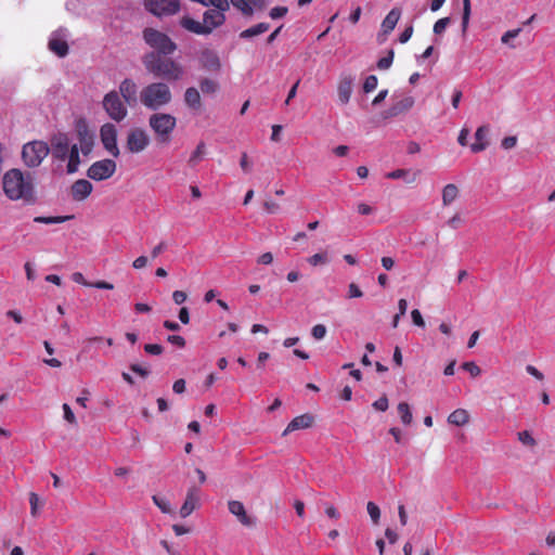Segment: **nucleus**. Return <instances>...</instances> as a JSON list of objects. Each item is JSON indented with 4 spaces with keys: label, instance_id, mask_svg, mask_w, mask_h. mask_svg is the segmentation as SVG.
Masks as SVG:
<instances>
[{
    "label": "nucleus",
    "instance_id": "864d4df0",
    "mask_svg": "<svg viewBox=\"0 0 555 555\" xmlns=\"http://www.w3.org/2000/svg\"><path fill=\"white\" fill-rule=\"evenodd\" d=\"M144 351L149 354L159 356L163 353L164 348L162 345L158 344H146L144 346Z\"/></svg>",
    "mask_w": 555,
    "mask_h": 555
},
{
    "label": "nucleus",
    "instance_id": "b1692460",
    "mask_svg": "<svg viewBox=\"0 0 555 555\" xmlns=\"http://www.w3.org/2000/svg\"><path fill=\"white\" fill-rule=\"evenodd\" d=\"M179 24L185 30L195 35H209L208 27H204L203 23L195 21L194 18L185 15L179 21Z\"/></svg>",
    "mask_w": 555,
    "mask_h": 555
},
{
    "label": "nucleus",
    "instance_id": "473e14b6",
    "mask_svg": "<svg viewBox=\"0 0 555 555\" xmlns=\"http://www.w3.org/2000/svg\"><path fill=\"white\" fill-rule=\"evenodd\" d=\"M206 154V145L204 142H199L189 158V165L191 167H195L205 156Z\"/></svg>",
    "mask_w": 555,
    "mask_h": 555
},
{
    "label": "nucleus",
    "instance_id": "338daca9",
    "mask_svg": "<svg viewBox=\"0 0 555 555\" xmlns=\"http://www.w3.org/2000/svg\"><path fill=\"white\" fill-rule=\"evenodd\" d=\"M408 175V170L405 169H396L386 175L388 179H401Z\"/></svg>",
    "mask_w": 555,
    "mask_h": 555
},
{
    "label": "nucleus",
    "instance_id": "c85d7f7f",
    "mask_svg": "<svg viewBox=\"0 0 555 555\" xmlns=\"http://www.w3.org/2000/svg\"><path fill=\"white\" fill-rule=\"evenodd\" d=\"M269 28H270V24L259 23V24H256V25L241 31L240 38L241 39H249V38L264 34L266 31L269 30Z\"/></svg>",
    "mask_w": 555,
    "mask_h": 555
},
{
    "label": "nucleus",
    "instance_id": "79ce46f5",
    "mask_svg": "<svg viewBox=\"0 0 555 555\" xmlns=\"http://www.w3.org/2000/svg\"><path fill=\"white\" fill-rule=\"evenodd\" d=\"M377 83H378V79L375 75L367 76L363 83V91L365 93H370V92L374 91L377 87Z\"/></svg>",
    "mask_w": 555,
    "mask_h": 555
},
{
    "label": "nucleus",
    "instance_id": "ddd939ff",
    "mask_svg": "<svg viewBox=\"0 0 555 555\" xmlns=\"http://www.w3.org/2000/svg\"><path fill=\"white\" fill-rule=\"evenodd\" d=\"M117 92L128 106L134 107L138 105V86L132 79L125 78L121 80Z\"/></svg>",
    "mask_w": 555,
    "mask_h": 555
},
{
    "label": "nucleus",
    "instance_id": "a211bd4d",
    "mask_svg": "<svg viewBox=\"0 0 555 555\" xmlns=\"http://www.w3.org/2000/svg\"><path fill=\"white\" fill-rule=\"evenodd\" d=\"M93 185L86 179L75 181L70 186L72 198L76 202H82L92 193Z\"/></svg>",
    "mask_w": 555,
    "mask_h": 555
},
{
    "label": "nucleus",
    "instance_id": "bb28decb",
    "mask_svg": "<svg viewBox=\"0 0 555 555\" xmlns=\"http://www.w3.org/2000/svg\"><path fill=\"white\" fill-rule=\"evenodd\" d=\"M184 103L185 105L193 109L199 111L202 107V99L199 91L195 87H190L184 92Z\"/></svg>",
    "mask_w": 555,
    "mask_h": 555
},
{
    "label": "nucleus",
    "instance_id": "aec40b11",
    "mask_svg": "<svg viewBox=\"0 0 555 555\" xmlns=\"http://www.w3.org/2000/svg\"><path fill=\"white\" fill-rule=\"evenodd\" d=\"M48 47L50 51L56 54L59 57H64L68 53V44L65 39V35L61 31H55L49 39Z\"/></svg>",
    "mask_w": 555,
    "mask_h": 555
},
{
    "label": "nucleus",
    "instance_id": "9d476101",
    "mask_svg": "<svg viewBox=\"0 0 555 555\" xmlns=\"http://www.w3.org/2000/svg\"><path fill=\"white\" fill-rule=\"evenodd\" d=\"M116 171V163L113 159H102L93 163L87 170V176L94 181L109 179Z\"/></svg>",
    "mask_w": 555,
    "mask_h": 555
},
{
    "label": "nucleus",
    "instance_id": "39448f33",
    "mask_svg": "<svg viewBox=\"0 0 555 555\" xmlns=\"http://www.w3.org/2000/svg\"><path fill=\"white\" fill-rule=\"evenodd\" d=\"M144 42L152 49L151 52L160 55H171L177 50V43L165 33L146 27L142 31Z\"/></svg>",
    "mask_w": 555,
    "mask_h": 555
},
{
    "label": "nucleus",
    "instance_id": "7ed1b4c3",
    "mask_svg": "<svg viewBox=\"0 0 555 555\" xmlns=\"http://www.w3.org/2000/svg\"><path fill=\"white\" fill-rule=\"evenodd\" d=\"M171 100V90L164 81L149 83L140 92V102L151 111H157L168 105Z\"/></svg>",
    "mask_w": 555,
    "mask_h": 555
},
{
    "label": "nucleus",
    "instance_id": "f257e3e1",
    "mask_svg": "<svg viewBox=\"0 0 555 555\" xmlns=\"http://www.w3.org/2000/svg\"><path fill=\"white\" fill-rule=\"evenodd\" d=\"M5 196L11 201H22L26 205H34L37 195L31 173H24L21 169L8 170L2 179Z\"/></svg>",
    "mask_w": 555,
    "mask_h": 555
},
{
    "label": "nucleus",
    "instance_id": "58836bf2",
    "mask_svg": "<svg viewBox=\"0 0 555 555\" xmlns=\"http://www.w3.org/2000/svg\"><path fill=\"white\" fill-rule=\"evenodd\" d=\"M470 16V1L463 0V16H462V29L466 31Z\"/></svg>",
    "mask_w": 555,
    "mask_h": 555
},
{
    "label": "nucleus",
    "instance_id": "69168bd1",
    "mask_svg": "<svg viewBox=\"0 0 555 555\" xmlns=\"http://www.w3.org/2000/svg\"><path fill=\"white\" fill-rule=\"evenodd\" d=\"M173 392L180 395L185 391V380L183 378L177 379L172 385Z\"/></svg>",
    "mask_w": 555,
    "mask_h": 555
},
{
    "label": "nucleus",
    "instance_id": "052dcab7",
    "mask_svg": "<svg viewBox=\"0 0 555 555\" xmlns=\"http://www.w3.org/2000/svg\"><path fill=\"white\" fill-rule=\"evenodd\" d=\"M188 298V295L183 291H175L172 293V300L176 305H182Z\"/></svg>",
    "mask_w": 555,
    "mask_h": 555
},
{
    "label": "nucleus",
    "instance_id": "0eeeda50",
    "mask_svg": "<svg viewBox=\"0 0 555 555\" xmlns=\"http://www.w3.org/2000/svg\"><path fill=\"white\" fill-rule=\"evenodd\" d=\"M102 105L108 117L116 122L122 121L128 115V104L125 103L115 90L104 95Z\"/></svg>",
    "mask_w": 555,
    "mask_h": 555
},
{
    "label": "nucleus",
    "instance_id": "dca6fc26",
    "mask_svg": "<svg viewBox=\"0 0 555 555\" xmlns=\"http://www.w3.org/2000/svg\"><path fill=\"white\" fill-rule=\"evenodd\" d=\"M354 78L351 75H340L337 85L338 101L341 105H346L351 98Z\"/></svg>",
    "mask_w": 555,
    "mask_h": 555
},
{
    "label": "nucleus",
    "instance_id": "ea45409f",
    "mask_svg": "<svg viewBox=\"0 0 555 555\" xmlns=\"http://www.w3.org/2000/svg\"><path fill=\"white\" fill-rule=\"evenodd\" d=\"M307 260L311 266L315 267L319 264L327 263L328 257H327L326 253H318V254H314L311 257H309Z\"/></svg>",
    "mask_w": 555,
    "mask_h": 555
},
{
    "label": "nucleus",
    "instance_id": "a878e982",
    "mask_svg": "<svg viewBox=\"0 0 555 555\" xmlns=\"http://www.w3.org/2000/svg\"><path fill=\"white\" fill-rule=\"evenodd\" d=\"M489 133L488 126H480L475 132V142L470 145V150L474 153L482 152L489 145L487 140Z\"/></svg>",
    "mask_w": 555,
    "mask_h": 555
},
{
    "label": "nucleus",
    "instance_id": "6e6552de",
    "mask_svg": "<svg viewBox=\"0 0 555 555\" xmlns=\"http://www.w3.org/2000/svg\"><path fill=\"white\" fill-rule=\"evenodd\" d=\"M151 138L145 129L134 127L129 130L126 140V147L132 154H139L147 149Z\"/></svg>",
    "mask_w": 555,
    "mask_h": 555
},
{
    "label": "nucleus",
    "instance_id": "0e129e2a",
    "mask_svg": "<svg viewBox=\"0 0 555 555\" xmlns=\"http://www.w3.org/2000/svg\"><path fill=\"white\" fill-rule=\"evenodd\" d=\"M517 144V138L514 135L505 137L502 140V147L505 150L513 149Z\"/></svg>",
    "mask_w": 555,
    "mask_h": 555
},
{
    "label": "nucleus",
    "instance_id": "3c124183",
    "mask_svg": "<svg viewBox=\"0 0 555 555\" xmlns=\"http://www.w3.org/2000/svg\"><path fill=\"white\" fill-rule=\"evenodd\" d=\"M62 409H63V412H64V418L69 424L77 425L76 416H75L74 412L72 411L70 406L67 403H64Z\"/></svg>",
    "mask_w": 555,
    "mask_h": 555
},
{
    "label": "nucleus",
    "instance_id": "f704fd0d",
    "mask_svg": "<svg viewBox=\"0 0 555 555\" xmlns=\"http://www.w3.org/2000/svg\"><path fill=\"white\" fill-rule=\"evenodd\" d=\"M73 216H56V217H35L34 221L37 223H44V224H55V223H63L67 220L73 219Z\"/></svg>",
    "mask_w": 555,
    "mask_h": 555
},
{
    "label": "nucleus",
    "instance_id": "4468645a",
    "mask_svg": "<svg viewBox=\"0 0 555 555\" xmlns=\"http://www.w3.org/2000/svg\"><path fill=\"white\" fill-rule=\"evenodd\" d=\"M77 137L79 141V150L83 155H89L94 145V134L89 130L85 122L78 124Z\"/></svg>",
    "mask_w": 555,
    "mask_h": 555
},
{
    "label": "nucleus",
    "instance_id": "774afa93",
    "mask_svg": "<svg viewBox=\"0 0 555 555\" xmlns=\"http://www.w3.org/2000/svg\"><path fill=\"white\" fill-rule=\"evenodd\" d=\"M413 35V26H409L406 27L400 35L399 37V41L401 43H405L410 40V38L412 37Z\"/></svg>",
    "mask_w": 555,
    "mask_h": 555
},
{
    "label": "nucleus",
    "instance_id": "5701e85b",
    "mask_svg": "<svg viewBox=\"0 0 555 555\" xmlns=\"http://www.w3.org/2000/svg\"><path fill=\"white\" fill-rule=\"evenodd\" d=\"M313 421H314L313 416L308 413L296 416L288 423V425L282 433V436H286L289 433H293L295 430L309 428L312 426Z\"/></svg>",
    "mask_w": 555,
    "mask_h": 555
},
{
    "label": "nucleus",
    "instance_id": "a19ab883",
    "mask_svg": "<svg viewBox=\"0 0 555 555\" xmlns=\"http://www.w3.org/2000/svg\"><path fill=\"white\" fill-rule=\"evenodd\" d=\"M393 56H395L393 50H389L387 55L379 59V61L377 62V68L382 69V70L388 69L392 64Z\"/></svg>",
    "mask_w": 555,
    "mask_h": 555
},
{
    "label": "nucleus",
    "instance_id": "a18cd8bd",
    "mask_svg": "<svg viewBox=\"0 0 555 555\" xmlns=\"http://www.w3.org/2000/svg\"><path fill=\"white\" fill-rule=\"evenodd\" d=\"M263 209L267 214H278L281 210L280 204L272 201L267 199L263 202Z\"/></svg>",
    "mask_w": 555,
    "mask_h": 555
},
{
    "label": "nucleus",
    "instance_id": "2f4dec72",
    "mask_svg": "<svg viewBox=\"0 0 555 555\" xmlns=\"http://www.w3.org/2000/svg\"><path fill=\"white\" fill-rule=\"evenodd\" d=\"M398 414L401 418V422L404 425H410L413 420V415L410 409V405L406 402H400L397 406Z\"/></svg>",
    "mask_w": 555,
    "mask_h": 555
},
{
    "label": "nucleus",
    "instance_id": "f3484780",
    "mask_svg": "<svg viewBox=\"0 0 555 555\" xmlns=\"http://www.w3.org/2000/svg\"><path fill=\"white\" fill-rule=\"evenodd\" d=\"M225 11H221L219 9H209L203 15V25L204 27H208L209 34L212 33L214 29L220 27L225 22Z\"/></svg>",
    "mask_w": 555,
    "mask_h": 555
},
{
    "label": "nucleus",
    "instance_id": "423d86ee",
    "mask_svg": "<svg viewBox=\"0 0 555 555\" xmlns=\"http://www.w3.org/2000/svg\"><path fill=\"white\" fill-rule=\"evenodd\" d=\"M49 153L50 146L47 142L35 140L23 145L22 159L26 167L37 168Z\"/></svg>",
    "mask_w": 555,
    "mask_h": 555
},
{
    "label": "nucleus",
    "instance_id": "8fccbe9b",
    "mask_svg": "<svg viewBox=\"0 0 555 555\" xmlns=\"http://www.w3.org/2000/svg\"><path fill=\"white\" fill-rule=\"evenodd\" d=\"M287 12H288V9L286 7H275L270 10L269 16L272 20H278V18L285 16L287 14Z\"/></svg>",
    "mask_w": 555,
    "mask_h": 555
},
{
    "label": "nucleus",
    "instance_id": "e2e57ef3",
    "mask_svg": "<svg viewBox=\"0 0 555 555\" xmlns=\"http://www.w3.org/2000/svg\"><path fill=\"white\" fill-rule=\"evenodd\" d=\"M130 370L143 378L147 377L150 374V371L147 369L141 366L140 364H135V363L130 365Z\"/></svg>",
    "mask_w": 555,
    "mask_h": 555
},
{
    "label": "nucleus",
    "instance_id": "680f3d73",
    "mask_svg": "<svg viewBox=\"0 0 555 555\" xmlns=\"http://www.w3.org/2000/svg\"><path fill=\"white\" fill-rule=\"evenodd\" d=\"M72 280L75 283L81 284L87 287H91L92 283L88 282L81 272H75L72 274Z\"/></svg>",
    "mask_w": 555,
    "mask_h": 555
},
{
    "label": "nucleus",
    "instance_id": "393cba45",
    "mask_svg": "<svg viewBox=\"0 0 555 555\" xmlns=\"http://www.w3.org/2000/svg\"><path fill=\"white\" fill-rule=\"evenodd\" d=\"M400 16L401 11L398 8L390 10L382 23V34L378 38H380L382 35L387 37L395 29Z\"/></svg>",
    "mask_w": 555,
    "mask_h": 555
},
{
    "label": "nucleus",
    "instance_id": "de8ad7c7",
    "mask_svg": "<svg viewBox=\"0 0 555 555\" xmlns=\"http://www.w3.org/2000/svg\"><path fill=\"white\" fill-rule=\"evenodd\" d=\"M326 332V327L323 324H317L312 327L311 335L313 338L320 340L325 337Z\"/></svg>",
    "mask_w": 555,
    "mask_h": 555
},
{
    "label": "nucleus",
    "instance_id": "13d9d810",
    "mask_svg": "<svg viewBox=\"0 0 555 555\" xmlns=\"http://www.w3.org/2000/svg\"><path fill=\"white\" fill-rule=\"evenodd\" d=\"M411 318H412L413 323L416 326L425 327V321H424L422 313L418 309H414L411 311Z\"/></svg>",
    "mask_w": 555,
    "mask_h": 555
},
{
    "label": "nucleus",
    "instance_id": "412c9836",
    "mask_svg": "<svg viewBox=\"0 0 555 555\" xmlns=\"http://www.w3.org/2000/svg\"><path fill=\"white\" fill-rule=\"evenodd\" d=\"M199 63L202 67L208 72L217 73L221 68V63L218 54L209 49L202 51L199 55Z\"/></svg>",
    "mask_w": 555,
    "mask_h": 555
},
{
    "label": "nucleus",
    "instance_id": "4be33fe9",
    "mask_svg": "<svg viewBox=\"0 0 555 555\" xmlns=\"http://www.w3.org/2000/svg\"><path fill=\"white\" fill-rule=\"evenodd\" d=\"M414 105V99L412 96H403L396 101L384 114L385 118L396 117L398 115L406 113Z\"/></svg>",
    "mask_w": 555,
    "mask_h": 555
},
{
    "label": "nucleus",
    "instance_id": "2eb2a0df",
    "mask_svg": "<svg viewBox=\"0 0 555 555\" xmlns=\"http://www.w3.org/2000/svg\"><path fill=\"white\" fill-rule=\"evenodd\" d=\"M199 505V489L195 486H191L188 489L186 498L180 508V516L185 518L190 516L195 508Z\"/></svg>",
    "mask_w": 555,
    "mask_h": 555
},
{
    "label": "nucleus",
    "instance_id": "6e6d98bb",
    "mask_svg": "<svg viewBox=\"0 0 555 555\" xmlns=\"http://www.w3.org/2000/svg\"><path fill=\"white\" fill-rule=\"evenodd\" d=\"M30 514L37 516V509L39 504V496L35 492L29 493Z\"/></svg>",
    "mask_w": 555,
    "mask_h": 555
},
{
    "label": "nucleus",
    "instance_id": "603ef678",
    "mask_svg": "<svg viewBox=\"0 0 555 555\" xmlns=\"http://www.w3.org/2000/svg\"><path fill=\"white\" fill-rule=\"evenodd\" d=\"M518 439L526 446L533 447L535 444V440L528 430L518 433Z\"/></svg>",
    "mask_w": 555,
    "mask_h": 555
},
{
    "label": "nucleus",
    "instance_id": "f8f14e48",
    "mask_svg": "<svg viewBox=\"0 0 555 555\" xmlns=\"http://www.w3.org/2000/svg\"><path fill=\"white\" fill-rule=\"evenodd\" d=\"M50 152L53 159L64 162L67 158L68 151L70 149V141L66 133L54 134L51 140Z\"/></svg>",
    "mask_w": 555,
    "mask_h": 555
},
{
    "label": "nucleus",
    "instance_id": "37998d69",
    "mask_svg": "<svg viewBox=\"0 0 555 555\" xmlns=\"http://www.w3.org/2000/svg\"><path fill=\"white\" fill-rule=\"evenodd\" d=\"M366 508L372 521L377 524L380 517L379 507L374 502H369Z\"/></svg>",
    "mask_w": 555,
    "mask_h": 555
},
{
    "label": "nucleus",
    "instance_id": "20e7f679",
    "mask_svg": "<svg viewBox=\"0 0 555 555\" xmlns=\"http://www.w3.org/2000/svg\"><path fill=\"white\" fill-rule=\"evenodd\" d=\"M149 127L159 144H168L177 126V118L168 113H153L149 117Z\"/></svg>",
    "mask_w": 555,
    "mask_h": 555
},
{
    "label": "nucleus",
    "instance_id": "09e8293b",
    "mask_svg": "<svg viewBox=\"0 0 555 555\" xmlns=\"http://www.w3.org/2000/svg\"><path fill=\"white\" fill-rule=\"evenodd\" d=\"M372 405L376 411L385 412L389 406L388 398L386 396H382L379 399L374 401Z\"/></svg>",
    "mask_w": 555,
    "mask_h": 555
},
{
    "label": "nucleus",
    "instance_id": "4d7b16f0",
    "mask_svg": "<svg viewBox=\"0 0 555 555\" xmlns=\"http://www.w3.org/2000/svg\"><path fill=\"white\" fill-rule=\"evenodd\" d=\"M167 341L171 345L179 347V348L185 347V344H186L185 339L180 335H169L167 337Z\"/></svg>",
    "mask_w": 555,
    "mask_h": 555
},
{
    "label": "nucleus",
    "instance_id": "c03bdc74",
    "mask_svg": "<svg viewBox=\"0 0 555 555\" xmlns=\"http://www.w3.org/2000/svg\"><path fill=\"white\" fill-rule=\"evenodd\" d=\"M451 20L450 17H442L440 20H438L435 25H434V33L436 35H441L444 33V30L447 29V27L449 26Z\"/></svg>",
    "mask_w": 555,
    "mask_h": 555
},
{
    "label": "nucleus",
    "instance_id": "e433bc0d",
    "mask_svg": "<svg viewBox=\"0 0 555 555\" xmlns=\"http://www.w3.org/2000/svg\"><path fill=\"white\" fill-rule=\"evenodd\" d=\"M229 3L240 10L244 15H253V8H249L247 0H230Z\"/></svg>",
    "mask_w": 555,
    "mask_h": 555
},
{
    "label": "nucleus",
    "instance_id": "5fc2aeb1",
    "mask_svg": "<svg viewBox=\"0 0 555 555\" xmlns=\"http://www.w3.org/2000/svg\"><path fill=\"white\" fill-rule=\"evenodd\" d=\"M362 296H363V293L356 283H350L348 285V295H347L348 298H350V299L351 298H360Z\"/></svg>",
    "mask_w": 555,
    "mask_h": 555
},
{
    "label": "nucleus",
    "instance_id": "72a5a7b5",
    "mask_svg": "<svg viewBox=\"0 0 555 555\" xmlns=\"http://www.w3.org/2000/svg\"><path fill=\"white\" fill-rule=\"evenodd\" d=\"M199 88L204 94H214L218 91L219 85L210 78H203L199 81Z\"/></svg>",
    "mask_w": 555,
    "mask_h": 555
},
{
    "label": "nucleus",
    "instance_id": "49530a36",
    "mask_svg": "<svg viewBox=\"0 0 555 555\" xmlns=\"http://www.w3.org/2000/svg\"><path fill=\"white\" fill-rule=\"evenodd\" d=\"M462 369L467 371L473 377L479 376L481 373L480 367L475 362H464Z\"/></svg>",
    "mask_w": 555,
    "mask_h": 555
},
{
    "label": "nucleus",
    "instance_id": "c9c22d12",
    "mask_svg": "<svg viewBox=\"0 0 555 555\" xmlns=\"http://www.w3.org/2000/svg\"><path fill=\"white\" fill-rule=\"evenodd\" d=\"M153 502L154 504L164 513V514H171L173 511H172V507H171V504L170 502L164 498V496H160V495H153Z\"/></svg>",
    "mask_w": 555,
    "mask_h": 555
},
{
    "label": "nucleus",
    "instance_id": "bf43d9fd",
    "mask_svg": "<svg viewBox=\"0 0 555 555\" xmlns=\"http://www.w3.org/2000/svg\"><path fill=\"white\" fill-rule=\"evenodd\" d=\"M521 29L520 28H517V29H512V30H507L502 37H501V41L502 43H508L511 39L513 38H516L519 34H520Z\"/></svg>",
    "mask_w": 555,
    "mask_h": 555
},
{
    "label": "nucleus",
    "instance_id": "c756f323",
    "mask_svg": "<svg viewBox=\"0 0 555 555\" xmlns=\"http://www.w3.org/2000/svg\"><path fill=\"white\" fill-rule=\"evenodd\" d=\"M459 196V188L454 183H449L442 189V204L449 206Z\"/></svg>",
    "mask_w": 555,
    "mask_h": 555
},
{
    "label": "nucleus",
    "instance_id": "cd10ccee",
    "mask_svg": "<svg viewBox=\"0 0 555 555\" xmlns=\"http://www.w3.org/2000/svg\"><path fill=\"white\" fill-rule=\"evenodd\" d=\"M79 147L77 144H73L68 151L67 158V173L72 175L75 173L80 165V157H79Z\"/></svg>",
    "mask_w": 555,
    "mask_h": 555
},
{
    "label": "nucleus",
    "instance_id": "6ab92c4d",
    "mask_svg": "<svg viewBox=\"0 0 555 555\" xmlns=\"http://www.w3.org/2000/svg\"><path fill=\"white\" fill-rule=\"evenodd\" d=\"M229 512L236 516L237 520L246 527L255 525V519L247 515L244 504L241 501L231 500L228 502Z\"/></svg>",
    "mask_w": 555,
    "mask_h": 555
},
{
    "label": "nucleus",
    "instance_id": "9b49d317",
    "mask_svg": "<svg viewBox=\"0 0 555 555\" xmlns=\"http://www.w3.org/2000/svg\"><path fill=\"white\" fill-rule=\"evenodd\" d=\"M100 138L104 149L114 157H118L117 128L111 122L104 124L100 129Z\"/></svg>",
    "mask_w": 555,
    "mask_h": 555
},
{
    "label": "nucleus",
    "instance_id": "4c0bfd02",
    "mask_svg": "<svg viewBox=\"0 0 555 555\" xmlns=\"http://www.w3.org/2000/svg\"><path fill=\"white\" fill-rule=\"evenodd\" d=\"M201 4L205 7L212 5L221 11H228L230 9L229 0H203Z\"/></svg>",
    "mask_w": 555,
    "mask_h": 555
},
{
    "label": "nucleus",
    "instance_id": "1a4fd4ad",
    "mask_svg": "<svg viewBox=\"0 0 555 555\" xmlns=\"http://www.w3.org/2000/svg\"><path fill=\"white\" fill-rule=\"evenodd\" d=\"M145 9L157 17L170 16L179 12V0H144Z\"/></svg>",
    "mask_w": 555,
    "mask_h": 555
},
{
    "label": "nucleus",
    "instance_id": "7c9ffc66",
    "mask_svg": "<svg viewBox=\"0 0 555 555\" xmlns=\"http://www.w3.org/2000/svg\"><path fill=\"white\" fill-rule=\"evenodd\" d=\"M469 421L468 412L464 409H457L453 411L449 417L448 422L455 426H464Z\"/></svg>",
    "mask_w": 555,
    "mask_h": 555
},
{
    "label": "nucleus",
    "instance_id": "f03ea898",
    "mask_svg": "<svg viewBox=\"0 0 555 555\" xmlns=\"http://www.w3.org/2000/svg\"><path fill=\"white\" fill-rule=\"evenodd\" d=\"M142 64L150 75L164 80V82L179 81L185 75L184 66L169 55L146 52L142 56Z\"/></svg>",
    "mask_w": 555,
    "mask_h": 555
}]
</instances>
